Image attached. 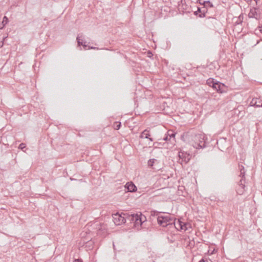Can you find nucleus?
<instances>
[{"mask_svg":"<svg viewBox=\"0 0 262 262\" xmlns=\"http://www.w3.org/2000/svg\"><path fill=\"white\" fill-rule=\"evenodd\" d=\"M157 161V160L155 159H149L148 161V166L150 167H152V168H154L152 167L153 165H154V163Z\"/></svg>","mask_w":262,"mask_h":262,"instance_id":"19","label":"nucleus"},{"mask_svg":"<svg viewBox=\"0 0 262 262\" xmlns=\"http://www.w3.org/2000/svg\"><path fill=\"white\" fill-rule=\"evenodd\" d=\"M74 261L75 262H82V260L79 259H75Z\"/></svg>","mask_w":262,"mask_h":262,"instance_id":"31","label":"nucleus"},{"mask_svg":"<svg viewBox=\"0 0 262 262\" xmlns=\"http://www.w3.org/2000/svg\"><path fill=\"white\" fill-rule=\"evenodd\" d=\"M201 5L203 6V7H206L208 8H212L213 5L210 1H202L198 2Z\"/></svg>","mask_w":262,"mask_h":262,"instance_id":"15","label":"nucleus"},{"mask_svg":"<svg viewBox=\"0 0 262 262\" xmlns=\"http://www.w3.org/2000/svg\"><path fill=\"white\" fill-rule=\"evenodd\" d=\"M157 222L160 226L165 227L168 225H172V223H173V217L170 214L158 216Z\"/></svg>","mask_w":262,"mask_h":262,"instance_id":"3","label":"nucleus"},{"mask_svg":"<svg viewBox=\"0 0 262 262\" xmlns=\"http://www.w3.org/2000/svg\"><path fill=\"white\" fill-rule=\"evenodd\" d=\"M121 126V122H115L114 124L115 129L118 130Z\"/></svg>","mask_w":262,"mask_h":262,"instance_id":"22","label":"nucleus"},{"mask_svg":"<svg viewBox=\"0 0 262 262\" xmlns=\"http://www.w3.org/2000/svg\"><path fill=\"white\" fill-rule=\"evenodd\" d=\"M123 215H125L126 221H128L130 223L134 222L136 214L124 213Z\"/></svg>","mask_w":262,"mask_h":262,"instance_id":"14","label":"nucleus"},{"mask_svg":"<svg viewBox=\"0 0 262 262\" xmlns=\"http://www.w3.org/2000/svg\"><path fill=\"white\" fill-rule=\"evenodd\" d=\"M193 146L196 149H201L206 147V141L204 134L195 135L193 139Z\"/></svg>","mask_w":262,"mask_h":262,"instance_id":"2","label":"nucleus"},{"mask_svg":"<svg viewBox=\"0 0 262 262\" xmlns=\"http://www.w3.org/2000/svg\"><path fill=\"white\" fill-rule=\"evenodd\" d=\"M208 8L206 7H201L202 12H201V14H199V17H205V14L207 12Z\"/></svg>","mask_w":262,"mask_h":262,"instance_id":"17","label":"nucleus"},{"mask_svg":"<svg viewBox=\"0 0 262 262\" xmlns=\"http://www.w3.org/2000/svg\"><path fill=\"white\" fill-rule=\"evenodd\" d=\"M201 12H202L201 7H198V10H197V11L194 12V14L198 15L199 13L200 14H201Z\"/></svg>","mask_w":262,"mask_h":262,"instance_id":"24","label":"nucleus"},{"mask_svg":"<svg viewBox=\"0 0 262 262\" xmlns=\"http://www.w3.org/2000/svg\"><path fill=\"white\" fill-rule=\"evenodd\" d=\"M125 188L129 192H133L137 191V187L136 185L132 182H127L125 185Z\"/></svg>","mask_w":262,"mask_h":262,"instance_id":"12","label":"nucleus"},{"mask_svg":"<svg viewBox=\"0 0 262 262\" xmlns=\"http://www.w3.org/2000/svg\"><path fill=\"white\" fill-rule=\"evenodd\" d=\"M185 225L184 226V228H186V230H187L188 229V226H189V225L186 223H185Z\"/></svg>","mask_w":262,"mask_h":262,"instance_id":"29","label":"nucleus"},{"mask_svg":"<svg viewBox=\"0 0 262 262\" xmlns=\"http://www.w3.org/2000/svg\"><path fill=\"white\" fill-rule=\"evenodd\" d=\"M160 144H161V143H159V142H156L154 143V145L155 146V147H157L158 145H159Z\"/></svg>","mask_w":262,"mask_h":262,"instance_id":"28","label":"nucleus"},{"mask_svg":"<svg viewBox=\"0 0 262 262\" xmlns=\"http://www.w3.org/2000/svg\"><path fill=\"white\" fill-rule=\"evenodd\" d=\"M216 81H214V79L213 78H209L206 81V83L208 85H209L210 87H215L214 86L215 83Z\"/></svg>","mask_w":262,"mask_h":262,"instance_id":"16","label":"nucleus"},{"mask_svg":"<svg viewBox=\"0 0 262 262\" xmlns=\"http://www.w3.org/2000/svg\"><path fill=\"white\" fill-rule=\"evenodd\" d=\"M89 49H98V48H96V47H89Z\"/></svg>","mask_w":262,"mask_h":262,"instance_id":"30","label":"nucleus"},{"mask_svg":"<svg viewBox=\"0 0 262 262\" xmlns=\"http://www.w3.org/2000/svg\"><path fill=\"white\" fill-rule=\"evenodd\" d=\"M179 157L180 160L181 159L182 162H184L185 164L187 163L190 159V154L185 151H180Z\"/></svg>","mask_w":262,"mask_h":262,"instance_id":"9","label":"nucleus"},{"mask_svg":"<svg viewBox=\"0 0 262 262\" xmlns=\"http://www.w3.org/2000/svg\"><path fill=\"white\" fill-rule=\"evenodd\" d=\"M214 86L215 87H212V88L217 92L223 93L226 92V86L224 83L216 81Z\"/></svg>","mask_w":262,"mask_h":262,"instance_id":"8","label":"nucleus"},{"mask_svg":"<svg viewBox=\"0 0 262 262\" xmlns=\"http://www.w3.org/2000/svg\"><path fill=\"white\" fill-rule=\"evenodd\" d=\"M158 212L155 210L151 211V215L152 216H155L158 215Z\"/></svg>","mask_w":262,"mask_h":262,"instance_id":"25","label":"nucleus"},{"mask_svg":"<svg viewBox=\"0 0 262 262\" xmlns=\"http://www.w3.org/2000/svg\"><path fill=\"white\" fill-rule=\"evenodd\" d=\"M168 135L169 136V139H171V138L174 139L176 133H173L172 131L169 130L168 132Z\"/></svg>","mask_w":262,"mask_h":262,"instance_id":"20","label":"nucleus"},{"mask_svg":"<svg viewBox=\"0 0 262 262\" xmlns=\"http://www.w3.org/2000/svg\"><path fill=\"white\" fill-rule=\"evenodd\" d=\"M163 140L165 141H167V140H170V139H169V136L167 135L166 137H165L163 138Z\"/></svg>","mask_w":262,"mask_h":262,"instance_id":"27","label":"nucleus"},{"mask_svg":"<svg viewBox=\"0 0 262 262\" xmlns=\"http://www.w3.org/2000/svg\"><path fill=\"white\" fill-rule=\"evenodd\" d=\"M26 147V144L24 143H21L19 145V149L23 150Z\"/></svg>","mask_w":262,"mask_h":262,"instance_id":"23","label":"nucleus"},{"mask_svg":"<svg viewBox=\"0 0 262 262\" xmlns=\"http://www.w3.org/2000/svg\"><path fill=\"white\" fill-rule=\"evenodd\" d=\"M134 220V226L138 228V227H141L143 223L146 221V217L141 213L140 214L137 213Z\"/></svg>","mask_w":262,"mask_h":262,"instance_id":"5","label":"nucleus"},{"mask_svg":"<svg viewBox=\"0 0 262 262\" xmlns=\"http://www.w3.org/2000/svg\"><path fill=\"white\" fill-rule=\"evenodd\" d=\"M248 17L250 18H255L256 20H259L261 18L260 13L258 12L256 8L254 7L250 9Z\"/></svg>","mask_w":262,"mask_h":262,"instance_id":"7","label":"nucleus"},{"mask_svg":"<svg viewBox=\"0 0 262 262\" xmlns=\"http://www.w3.org/2000/svg\"><path fill=\"white\" fill-rule=\"evenodd\" d=\"M82 46L83 47V48H84V49H86V47H87V45H85V42H84L83 43Z\"/></svg>","mask_w":262,"mask_h":262,"instance_id":"32","label":"nucleus"},{"mask_svg":"<svg viewBox=\"0 0 262 262\" xmlns=\"http://www.w3.org/2000/svg\"><path fill=\"white\" fill-rule=\"evenodd\" d=\"M172 225H174L175 228L178 230H184L186 231V228H184L185 225V223L180 219L176 221V219L173 217V223H172Z\"/></svg>","mask_w":262,"mask_h":262,"instance_id":"10","label":"nucleus"},{"mask_svg":"<svg viewBox=\"0 0 262 262\" xmlns=\"http://www.w3.org/2000/svg\"><path fill=\"white\" fill-rule=\"evenodd\" d=\"M243 16H242L241 15H239V16L238 17V20H239V23H237V24L242 23V19H243Z\"/></svg>","mask_w":262,"mask_h":262,"instance_id":"26","label":"nucleus"},{"mask_svg":"<svg viewBox=\"0 0 262 262\" xmlns=\"http://www.w3.org/2000/svg\"><path fill=\"white\" fill-rule=\"evenodd\" d=\"M250 105L255 107H262V100L259 98H253L250 102Z\"/></svg>","mask_w":262,"mask_h":262,"instance_id":"11","label":"nucleus"},{"mask_svg":"<svg viewBox=\"0 0 262 262\" xmlns=\"http://www.w3.org/2000/svg\"><path fill=\"white\" fill-rule=\"evenodd\" d=\"M8 18L7 16H4L2 21V24H3V27L1 28L2 29L4 26H6V25L8 23Z\"/></svg>","mask_w":262,"mask_h":262,"instance_id":"21","label":"nucleus"},{"mask_svg":"<svg viewBox=\"0 0 262 262\" xmlns=\"http://www.w3.org/2000/svg\"><path fill=\"white\" fill-rule=\"evenodd\" d=\"M81 38H82V35H78L77 37V43H78V46H82L83 45V42L81 41V39H80Z\"/></svg>","mask_w":262,"mask_h":262,"instance_id":"18","label":"nucleus"},{"mask_svg":"<svg viewBox=\"0 0 262 262\" xmlns=\"http://www.w3.org/2000/svg\"><path fill=\"white\" fill-rule=\"evenodd\" d=\"M124 213L120 214L116 213L113 215V220L114 223L117 225H120L126 222L125 215H123Z\"/></svg>","mask_w":262,"mask_h":262,"instance_id":"6","label":"nucleus"},{"mask_svg":"<svg viewBox=\"0 0 262 262\" xmlns=\"http://www.w3.org/2000/svg\"><path fill=\"white\" fill-rule=\"evenodd\" d=\"M149 130L148 129H145L144 131H143L141 135L140 136V137L141 138H146L149 139L150 141H153L154 139L152 138H150V135L149 133Z\"/></svg>","mask_w":262,"mask_h":262,"instance_id":"13","label":"nucleus"},{"mask_svg":"<svg viewBox=\"0 0 262 262\" xmlns=\"http://www.w3.org/2000/svg\"><path fill=\"white\" fill-rule=\"evenodd\" d=\"M93 228L96 230L98 235L105 236L107 234L106 226L103 223L95 222L93 224Z\"/></svg>","mask_w":262,"mask_h":262,"instance_id":"4","label":"nucleus"},{"mask_svg":"<svg viewBox=\"0 0 262 262\" xmlns=\"http://www.w3.org/2000/svg\"><path fill=\"white\" fill-rule=\"evenodd\" d=\"M238 169L240 171V174H239V177L241 178L240 180L238 183V186L236 188V192L239 195L243 194L245 191V173H246V169L243 165L239 164L238 165Z\"/></svg>","mask_w":262,"mask_h":262,"instance_id":"1","label":"nucleus"}]
</instances>
